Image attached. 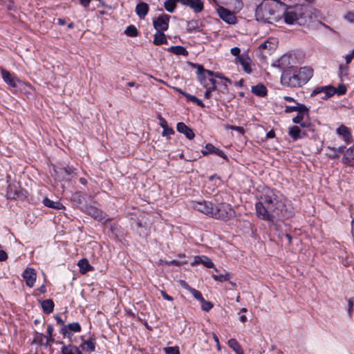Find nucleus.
Here are the masks:
<instances>
[{"label": "nucleus", "instance_id": "1", "mask_svg": "<svg viewBox=\"0 0 354 354\" xmlns=\"http://www.w3.org/2000/svg\"><path fill=\"white\" fill-rule=\"evenodd\" d=\"M255 209L257 216L266 221H273L276 217L289 218L292 215V212L286 207L283 196L279 191L268 187L263 188Z\"/></svg>", "mask_w": 354, "mask_h": 354}, {"label": "nucleus", "instance_id": "2", "mask_svg": "<svg viewBox=\"0 0 354 354\" xmlns=\"http://www.w3.org/2000/svg\"><path fill=\"white\" fill-rule=\"evenodd\" d=\"M192 207L215 219L227 221L235 216V211L227 203H223L214 205L210 201H194L192 202Z\"/></svg>", "mask_w": 354, "mask_h": 354}, {"label": "nucleus", "instance_id": "3", "mask_svg": "<svg viewBox=\"0 0 354 354\" xmlns=\"http://www.w3.org/2000/svg\"><path fill=\"white\" fill-rule=\"evenodd\" d=\"M284 6V3L279 1L263 0L256 8V19L268 24L278 22L283 17Z\"/></svg>", "mask_w": 354, "mask_h": 354}, {"label": "nucleus", "instance_id": "4", "mask_svg": "<svg viewBox=\"0 0 354 354\" xmlns=\"http://www.w3.org/2000/svg\"><path fill=\"white\" fill-rule=\"evenodd\" d=\"M313 75V70L311 68L301 67L298 71L283 72L281 76V82L292 88L301 87L310 80Z\"/></svg>", "mask_w": 354, "mask_h": 354}, {"label": "nucleus", "instance_id": "5", "mask_svg": "<svg viewBox=\"0 0 354 354\" xmlns=\"http://www.w3.org/2000/svg\"><path fill=\"white\" fill-rule=\"evenodd\" d=\"M55 177L59 180H70L76 175V169L72 166L55 169Z\"/></svg>", "mask_w": 354, "mask_h": 354}, {"label": "nucleus", "instance_id": "6", "mask_svg": "<svg viewBox=\"0 0 354 354\" xmlns=\"http://www.w3.org/2000/svg\"><path fill=\"white\" fill-rule=\"evenodd\" d=\"M170 16L166 14H162L153 20V28L156 32H165L169 28V22Z\"/></svg>", "mask_w": 354, "mask_h": 354}, {"label": "nucleus", "instance_id": "7", "mask_svg": "<svg viewBox=\"0 0 354 354\" xmlns=\"http://www.w3.org/2000/svg\"><path fill=\"white\" fill-rule=\"evenodd\" d=\"M84 212L95 220L106 222L109 219L106 218V214L101 209L93 205H86Z\"/></svg>", "mask_w": 354, "mask_h": 354}, {"label": "nucleus", "instance_id": "8", "mask_svg": "<svg viewBox=\"0 0 354 354\" xmlns=\"http://www.w3.org/2000/svg\"><path fill=\"white\" fill-rule=\"evenodd\" d=\"M335 133L338 138L345 143H351L353 142V136L351 129L344 124H340L335 130Z\"/></svg>", "mask_w": 354, "mask_h": 354}, {"label": "nucleus", "instance_id": "9", "mask_svg": "<svg viewBox=\"0 0 354 354\" xmlns=\"http://www.w3.org/2000/svg\"><path fill=\"white\" fill-rule=\"evenodd\" d=\"M320 95L321 100H326L332 96V84L316 87L310 94L311 97Z\"/></svg>", "mask_w": 354, "mask_h": 354}, {"label": "nucleus", "instance_id": "10", "mask_svg": "<svg viewBox=\"0 0 354 354\" xmlns=\"http://www.w3.org/2000/svg\"><path fill=\"white\" fill-rule=\"evenodd\" d=\"M82 327L78 322L70 323L61 328L60 333L64 337L71 338L73 333H80Z\"/></svg>", "mask_w": 354, "mask_h": 354}, {"label": "nucleus", "instance_id": "11", "mask_svg": "<svg viewBox=\"0 0 354 354\" xmlns=\"http://www.w3.org/2000/svg\"><path fill=\"white\" fill-rule=\"evenodd\" d=\"M219 17L228 24H234L236 23V17L233 12L229 10L220 7L217 10Z\"/></svg>", "mask_w": 354, "mask_h": 354}, {"label": "nucleus", "instance_id": "12", "mask_svg": "<svg viewBox=\"0 0 354 354\" xmlns=\"http://www.w3.org/2000/svg\"><path fill=\"white\" fill-rule=\"evenodd\" d=\"M183 6L189 7L196 13H199L203 10L204 3L202 0H176Z\"/></svg>", "mask_w": 354, "mask_h": 354}, {"label": "nucleus", "instance_id": "13", "mask_svg": "<svg viewBox=\"0 0 354 354\" xmlns=\"http://www.w3.org/2000/svg\"><path fill=\"white\" fill-rule=\"evenodd\" d=\"M22 277L26 282V285L28 287L32 288L34 286L37 278L36 271L34 268H26L22 273Z\"/></svg>", "mask_w": 354, "mask_h": 354}, {"label": "nucleus", "instance_id": "14", "mask_svg": "<svg viewBox=\"0 0 354 354\" xmlns=\"http://www.w3.org/2000/svg\"><path fill=\"white\" fill-rule=\"evenodd\" d=\"M2 79L10 86L15 88L17 86V83L20 82L14 73H11L8 71L1 68L0 69Z\"/></svg>", "mask_w": 354, "mask_h": 354}, {"label": "nucleus", "instance_id": "15", "mask_svg": "<svg viewBox=\"0 0 354 354\" xmlns=\"http://www.w3.org/2000/svg\"><path fill=\"white\" fill-rule=\"evenodd\" d=\"M235 63L236 64H241L243 68V70L247 74H250L252 73V59L247 53H242L241 57H239L238 60L235 62Z\"/></svg>", "mask_w": 354, "mask_h": 354}, {"label": "nucleus", "instance_id": "16", "mask_svg": "<svg viewBox=\"0 0 354 354\" xmlns=\"http://www.w3.org/2000/svg\"><path fill=\"white\" fill-rule=\"evenodd\" d=\"M341 161L345 165L354 166V145L344 151Z\"/></svg>", "mask_w": 354, "mask_h": 354}, {"label": "nucleus", "instance_id": "17", "mask_svg": "<svg viewBox=\"0 0 354 354\" xmlns=\"http://www.w3.org/2000/svg\"><path fill=\"white\" fill-rule=\"evenodd\" d=\"M197 68L196 74L198 76V81L200 82V77L203 76L205 78L206 82L209 84V86H216V81L214 79L213 76H210L207 75L205 71L207 69H205L203 66L201 64H196L194 65Z\"/></svg>", "mask_w": 354, "mask_h": 354}, {"label": "nucleus", "instance_id": "18", "mask_svg": "<svg viewBox=\"0 0 354 354\" xmlns=\"http://www.w3.org/2000/svg\"><path fill=\"white\" fill-rule=\"evenodd\" d=\"M283 17L286 24L292 25L295 24L299 19L298 13L292 8L284 11L283 10Z\"/></svg>", "mask_w": 354, "mask_h": 354}, {"label": "nucleus", "instance_id": "19", "mask_svg": "<svg viewBox=\"0 0 354 354\" xmlns=\"http://www.w3.org/2000/svg\"><path fill=\"white\" fill-rule=\"evenodd\" d=\"M196 264H202L207 268H214L215 271L218 272V270L216 268H214V265L212 261L206 256H196L194 257V261L191 263V265L194 266Z\"/></svg>", "mask_w": 354, "mask_h": 354}, {"label": "nucleus", "instance_id": "20", "mask_svg": "<svg viewBox=\"0 0 354 354\" xmlns=\"http://www.w3.org/2000/svg\"><path fill=\"white\" fill-rule=\"evenodd\" d=\"M202 153L203 155H207L208 153H214L219 157L223 158V159H227V156L225 154L224 151L218 148H216L211 143H207L205 145V150L202 151Z\"/></svg>", "mask_w": 354, "mask_h": 354}, {"label": "nucleus", "instance_id": "21", "mask_svg": "<svg viewBox=\"0 0 354 354\" xmlns=\"http://www.w3.org/2000/svg\"><path fill=\"white\" fill-rule=\"evenodd\" d=\"M176 129L179 133L184 134L189 140H192L195 136L193 130L184 122H178L176 125Z\"/></svg>", "mask_w": 354, "mask_h": 354}, {"label": "nucleus", "instance_id": "22", "mask_svg": "<svg viewBox=\"0 0 354 354\" xmlns=\"http://www.w3.org/2000/svg\"><path fill=\"white\" fill-rule=\"evenodd\" d=\"M96 342L95 339L93 337H89L86 340H83L80 345L82 349L87 353H93L95 350Z\"/></svg>", "mask_w": 354, "mask_h": 354}, {"label": "nucleus", "instance_id": "23", "mask_svg": "<svg viewBox=\"0 0 354 354\" xmlns=\"http://www.w3.org/2000/svg\"><path fill=\"white\" fill-rule=\"evenodd\" d=\"M149 10V7L147 3L145 2H140L137 4L136 7V15L140 19H143L147 15Z\"/></svg>", "mask_w": 354, "mask_h": 354}, {"label": "nucleus", "instance_id": "24", "mask_svg": "<svg viewBox=\"0 0 354 354\" xmlns=\"http://www.w3.org/2000/svg\"><path fill=\"white\" fill-rule=\"evenodd\" d=\"M223 4L231 7L234 12H239L243 7V3L241 0H223Z\"/></svg>", "mask_w": 354, "mask_h": 354}, {"label": "nucleus", "instance_id": "25", "mask_svg": "<svg viewBox=\"0 0 354 354\" xmlns=\"http://www.w3.org/2000/svg\"><path fill=\"white\" fill-rule=\"evenodd\" d=\"M43 204L49 208L60 210L65 209L64 206L59 201H53L47 197L43 199Z\"/></svg>", "mask_w": 354, "mask_h": 354}, {"label": "nucleus", "instance_id": "26", "mask_svg": "<svg viewBox=\"0 0 354 354\" xmlns=\"http://www.w3.org/2000/svg\"><path fill=\"white\" fill-rule=\"evenodd\" d=\"M251 91L258 97H265L267 95L268 90L264 84L259 83L252 87Z\"/></svg>", "mask_w": 354, "mask_h": 354}, {"label": "nucleus", "instance_id": "27", "mask_svg": "<svg viewBox=\"0 0 354 354\" xmlns=\"http://www.w3.org/2000/svg\"><path fill=\"white\" fill-rule=\"evenodd\" d=\"M43 312L45 314H50L53 312L55 304L51 299H48L40 301Z\"/></svg>", "mask_w": 354, "mask_h": 354}, {"label": "nucleus", "instance_id": "28", "mask_svg": "<svg viewBox=\"0 0 354 354\" xmlns=\"http://www.w3.org/2000/svg\"><path fill=\"white\" fill-rule=\"evenodd\" d=\"M200 83L206 88L204 97L206 99L210 98L212 92L216 88V86H209V84L206 82L205 78L201 75L200 77Z\"/></svg>", "mask_w": 354, "mask_h": 354}, {"label": "nucleus", "instance_id": "29", "mask_svg": "<svg viewBox=\"0 0 354 354\" xmlns=\"http://www.w3.org/2000/svg\"><path fill=\"white\" fill-rule=\"evenodd\" d=\"M62 354H82L80 348L73 344L65 345L63 344L61 348Z\"/></svg>", "mask_w": 354, "mask_h": 354}, {"label": "nucleus", "instance_id": "30", "mask_svg": "<svg viewBox=\"0 0 354 354\" xmlns=\"http://www.w3.org/2000/svg\"><path fill=\"white\" fill-rule=\"evenodd\" d=\"M168 43L164 32H156L154 34L153 44L156 46L167 44Z\"/></svg>", "mask_w": 354, "mask_h": 354}, {"label": "nucleus", "instance_id": "31", "mask_svg": "<svg viewBox=\"0 0 354 354\" xmlns=\"http://www.w3.org/2000/svg\"><path fill=\"white\" fill-rule=\"evenodd\" d=\"M167 51L176 55L187 56L188 51L182 46H172L167 48Z\"/></svg>", "mask_w": 354, "mask_h": 354}, {"label": "nucleus", "instance_id": "32", "mask_svg": "<svg viewBox=\"0 0 354 354\" xmlns=\"http://www.w3.org/2000/svg\"><path fill=\"white\" fill-rule=\"evenodd\" d=\"M80 268V272L82 274H85L88 271L93 270V268L89 264L88 261L86 259H80L77 263Z\"/></svg>", "mask_w": 354, "mask_h": 354}, {"label": "nucleus", "instance_id": "33", "mask_svg": "<svg viewBox=\"0 0 354 354\" xmlns=\"http://www.w3.org/2000/svg\"><path fill=\"white\" fill-rule=\"evenodd\" d=\"M288 134L294 141H296L303 137L301 135V131L297 126H293L290 128Z\"/></svg>", "mask_w": 354, "mask_h": 354}, {"label": "nucleus", "instance_id": "34", "mask_svg": "<svg viewBox=\"0 0 354 354\" xmlns=\"http://www.w3.org/2000/svg\"><path fill=\"white\" fill-rule=\"evenodd\" d=\"M228 346L235 352L236 354H244L239 343L235 339H230L227 342Z\"/></svg>", "mask_w": 354, "mask_h": 354}, {"label": "nucleus", "instance_id": "35", "mask_svg": "<svg viewBox=\"0 0 354 354\" xmlns=\"http://www.w3.org/2000/svg\"><path fill=\"white\" fill-rule=\"evenodd\" d=\"M347 65L348 64H346V65L341 64L339 66V69L337 71V75L341 82L343 81L344 77H348V76L349 68Z\"/></svg>", "mask_w": 354, "mask_h": 354}, {"label": "nucleus", "instance_id": "36", "mask_svg": "<svg viewBox=\"0 0 354 354\" xmlns=\"http://www.w3.org/2000/svg\"><path fill=\"white\" fill-rule=\"evenodd\" d=\"M347 85L341 82L337 87L333 86V95L337 94L338 95H342L345 94L347 91Z\"/></svg>", "mask_w": 354, "mask_h": 354}, {"label": "nucleus", "instance_id": "37", "mask_svg": "<svg viewBox=\"0 0 354 354\" xmlns=\"http://www.w3.org/2000/svg\"><path fill=\"white\" fill-rule=\"evenodd\" d=\"M176 1H177L176 0H166L164 2L165 9L169 12H171V13L174 12V11L175 10V9L176 8Z\"/></svg>", "mask_w": 354, "mask_h": 354}, {"label": "nucleus", "instance_id": "38", "mask_svg": "<svg viewBox=\"0 0 354 354\" xmlns=\"http://www.w3.org/2000/svg\"><path fill=\"white\" fill-rule=\"evenodd\" d=\"M124 34L129 37H133L138 35V31L135 26L130 25L125 29Z\"/></svg>", "mask_w": 354, "mask_h": 354}, {"label": "nucleus", "instance_id": "39", "mask_svg": "<svg viewBox=\"0 0 354 354\" xmlns=\"http://www.w3.org/2000/svg\"><path fill=\"white\" fill-rule=\"evenodd\" d=\"M212 278L217 281L220 282H224L227 281L230 279V275L229 273H225L224 274H212Z\"/></svg>", "mask_w": 354, "mask_h": 354}, {"label": "nucleus", "instance_id": "40", "mask_svg": "<svg viewBox=\"0 0 354 354\" xmlns=\"http://www.w3.org/2000/svg\"><path fill=\"white\" fill-rule=\"evenodd\" d=\"M187 100L189 101V102H192L193 103L196 104L198 106H200L201 108H204L205 107L204 103L200 99H198L196 96L192 95L191 94L187 95Z\"/></svg>", "mask_w": 354, "mask_h": 354}, {"label": "nucleus", "instance_id": "41", "mask_svg": "<svg viewBox=\"0 0 354 354\" xmlns=\"http://www.w3.org/2000/svg\"><path fill=\"white\" fill-rule=\"evenodd\" d=\"M206 73H207V75H210V76H213V77H215L216 78H219V79H222V80H224L226 82H228V83H231V81L229 78L227 77H224L222 73H215V72H213L210 70H207L205 71Z\"/></svg>", "mask_w": 354, "mask_h": 354}, {"label": "nucleus", "instance_id": "42", "mask_svg": "<svg viewBox=\"0 0 354 354\" xmlns=\"http://www.w3.org/2000/svg\"><path fill=\"white\" fill-rule=\"evenodd\" d=\"M18 196V194L16 190H14L12 186L9 185L6 189V197L8 199L15 198Z\"/></svg>", "mask_w": 354, "mask_h": 354}, {"label": "nucleus", "instance_id": "43", "mask_svg": "<svg viewBox=\"0 0 354 354\" xmlns=\"http://www.w3.org/2000/svg\"><path fill=\"white\" fill-rule=\"evenodd\" d=\"M296 104V111L297 113L306 114L308 115V109L306 106V105L303 104H299L297 102Z\"/></svg>", "mask_w": 354, "mask_h": 354}, {"label": "nucleus", "instance_id": "44", "mask_svg": "<svg viewBox=\"0 0 354 354\" xmlns=\"http://www.w3.org/2000/svg\"><path fill=\"white\" fill-rule=\"evenodd\" d=\"M200 302L201 303V308L205 312H209L213 308L212 303L205 300L204 298Z\"/></svg>", "mask_w": 354, "mask_h": 354}, {"label": "nucleus", "instance_id": "45", "mask_svg": "<svg viewBox=\"0 0 354 354\" xmlns=\"http://www.w3.org/2000/svg\"><path fill=\"white\" fill-rule=\"evenodd\" d=\"M165 354H180L179 348L178 346H169L163 348Z\"/></svg>", "mask_w": 354, "mask_h": 354}, {"label": "nucleus", "instance_id": "46", "mask_svg": "<svg viewBox=\"0 0 354 354\" xmlns=\"http://www.w3.org/2000/svg\"><path fill=\"white\" fill-rule=\"evenodd\" d=\"M189 292L193 295V297L196 300H198L199 301H201V300H203V297L199 290L192 288V289L189 291Z\"/></svg>", "mask_w": 354, "mask_h": 354}, {"label": "nucleus", "instance_id": "47", "mask_svg": "<svg viewBox=\"0 0 354 354\" xmlns=\"http://www.w3.org/2000/svg\"><path fill=\"white\" fill-rule=\"evenodd\" d=\"M231 54L236 57L235 62L238 60V58L241 57V55L240 54L241 50L239 47H233L230 50Z\"/></svg>", "mask_w": 354, "mask_h": 354}, {"label": "nucleus", "instance_id": "48", "mask_svg": "<svg viewBox=\"0 0 354 354\" xmlns=\"http://www.w3.org/2000/svg\"><path fill=\"white\" fill-rule=\"evenodd\" d=\"M163 131L162 132V136H167L169 135L174 134V131L172 128L169 127V126H167L166 127L162 128Z\"/></svg>", "mask_w": 354, "mask_h": 354}, {"label": "nucleus", "instance_id": "49", "mask_svg": "<svg viewBox=\"0 0 354 354\" xmlns=\"http://www.w3.org/2000/svg\"><path fill=\"white\" fill-rule=\"evenodd\" d=\"M344 19L346 20H347L348 21H349L350 23H353L354 22V12H347L344 16Z\"/></svg>", "mask_w": 354, "mask_h": 354}, {"label": "nucleus", "instance_id": "50", "mask_svg": "<svg viewBox=\"0 0 354 354\" xmlns=\"http://www.w3.org/2000/svg\"><path fill=\"white\" fill-rule=\"evenodd\" d=\"M304 118V114L297 113V116L292 119V122L295 124L301 123Z\"/></svg>", "mask_w": 354, "mask_h": 354}, {"label": "nucleus", "instance_id": "51", "mask_svg": "<svg viewBox=\"0 0 354 354\" xmlns=\"http://www.w3.org/2000/svg\"><path fill=\"white\" fill-rule=\"evenodd\" d=\"M354 58V48L353 50L345 57L346 64H349L351 60Z\"/></svg>", "mask_w": 354, "mask_h": 354}, {"label": "nucleus", "instance_id": "52", "mask_svg": "<svg viewBox=\"0 0 354 354\" xmlns=\"http://www.w3.org/2000/svg\"><path fill=\"white\" fill-rule=\"evenodd\" d=\"M158 119L160 122V126L162 128H164V127H166L167 126H168L167 122L166 121V120L164 118H162L160 115H158Z\"/></svg>", "mask_w": 354, "mask_h": 354}, {"label": "nucleus", "instance_id": "53", "mask_svg": "<svg viewBox=\"0 0 354 354\" xmlns=\"http://www.w3.org/2000/svg\"><path fill=\"white\" fill-rule=\"evenodd\" d=\"M180 284L183 288L189 292L192 289V288L185 281L181 280L180 281Z\"/></svg>", "mask_w": 354, "mask_h": 354}, {"label": "nucleus", "instance_id": "54", "mask_svg": "<svg viewBox=\"0 0 354 354\" xmlns=\"http://www.w3.org/2000/svg\"><path fill=\"white\" fill-rule=\"evenodd\" d=\"M160 294H161L162 297L165 299H166V300H167V301H173V300H174L173 297H172L171 296H170V295H167V294L166 293V292H165V291H164V290H160Z\"/></svg>", "mask_w": 354, "mask_h": 354}, {"label": "nucleus", "instance_id": "55", "mask_svg": "<svg viewBox=\"0 0 354 354\" xmlns=\"http://www.w3.org/2000/svg\"><path fill=\"white\" fill-rule=\"evenodd\" d=\"M55 318L56 319L57 324L58 325H60L62 328L64 327V326H66V324H64V320H63L60 316L57 315H55Z\"/></svg>", "mask_w": 354, "mask_h": 354}, {"label": "nucleus", "instance_id": "56", "mask_svg": "<svg viewBox=\"0 0 354 354\" xmlns=\"http://www.w3.org/2000/svg\"><path fill=\"white\" fill-rule=\"evenodd\" d=\"M344 147H339L337 149L333 147V158L339 156V153H342Z\"/></svg>", "mask_w": 354, "mask_h": 354}, {"label": "nucleus", "instance_id": "57", "mask_svg": "<svg viewBox=\"0 0 354 354\" xmlns=\"http://www.w3.org/2000/svg\"><path fill=\"white\" fill-rule=\"evenodd\" d=\"M91 1L92 0H80V3L85 9H87Z\"/></svg>", "mask_w": 354, "mask_h": 354}, {"label": "nucleus", "instance_id": "58", "mask_svg": "<svg viewBox=\"0 0 354 354\" xmlns=\"http://www.w3.org/2000/svg\"><path fill=\"white\" fill-rule=\"evenodd\" d=\"M8 259L7 253L2 250H0V261H4Z\"/></svg>", "mask_w": 354, "mask_h": 354}, {"label": "nucleus", "instance_id": "59", "mask_svg": "<svg viewBox=\"0 0 354 354\" xmlns=\"http://www.w3.org/2000/svg\"><path fill=\"white\" fill-rule=\"evenodd\" d=\"M293 111H296V105L295 106H285V112L286 113H292Z\"/></svg>", "mask_w": 354, "mask_h": 354}, {"label": "nucleus", "instance_id": "60", "mask_svg": "<svg viewBox=\"0 0 354 354\" xmlns=\"http://www.w3.org/2000/svg\"><path fill=\"white\" fill-rule=\"evenodd\" d=\"M53 330H54V328H53V325H51V324L48 325V326H47V330H46V333H47V335H48V336L49 337H52V335H53Z\"/></svg>", "mask_w": 354, "mask_h": 354}, {"label": "nucleus", "instance_id": "61", "mask_svg": "<svg viewBox=\"0 0 354 354\" xmlns=\"http://www.w3.org/2000/svg\"><path fill=\"white\" fill-rule=\"evenodd\" d=\"M275 137V132L273 129H271L266 133V138L267 139H272Z\"/></svg>", "mask_w": 354, "mask_h": 354}, {"label": "nucleus", "instance_id": "62", "mask_svg": "<svg viewBox=\"0 0 354 354\" xmlns=\"http://www.w3.org/2000/svg\"><path fill=\"white\" fill-rule=\"evenodd\" d=\"M234 130L236 131L241 135H243L245 133V129L242 127L234 126Z\"/></svg>", "mask_w": 354, "mask_h": 354}, {"label": "nucleus", "instance_id": "63", "mask_svg": "<svg viewBox=\"0 0 354 354\" xmlns=\"http://www.w3.org/2000/svg\"><path fill=\"white\" fill-rule=\"evenodd\" d=\"M174 89L176 90V91L183 95L186 99L187 98V95H189V93L183 91L181 88H174Z\"/></svg>", "mask_w": 354, "mask_h": 354}, {"label": "nucleus", "instance_id": "64", "mask_svg": "<svg viewBox=\"0 0 354 354\" xmlns=\"http://www.w3.org/2000/svg\"><path fill=\"white\" fill-rule=\"evenodd\" d=\"M168 265H172L176 266H180L182 265V262L178 260H172L168 263Z\"/></svg>", "mask_w": 354, "mask_h": 354}]
</instances>
